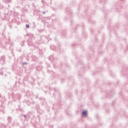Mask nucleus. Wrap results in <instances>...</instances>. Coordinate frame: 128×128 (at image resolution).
<instances>
[{"instance_id":"nucleus-42","label":"nucleus","mask_w":128,"mask_h":128,"mask_svg":"<svg viewBox=\"0 0 128 128\" xmlns=\"http://www.w3.org/2000/svg\"><path fill=\"white\" fill-rule=\"evenodd\" d=\"M2 98V94H0V98Z\"/></svg>"},{"instance_id":"nucleus-10","label":"nucleus","mask_w":128,"mask_h":128,"mask_svg":"<svg viewBox=\"0 0 128 128\" xmlns=\"http://www.w3.org/2000/svg\"><path fill=\"white\" fill-rule=\"evenodd\" d=\"M37 112L38 113V114H44V110L40 109H40H38L37 110Z\"/></svg>"},{"instance_id":"nucleus-15","label":"nucleus","mask_w":128,"mask_h":128,"mask_svg":"<svg viewBox=\"0 0 128 128\" xmlns=\"http://www.w3.org/2000/svg\"><path fill=\"white\" fill-rule=\"evenodd\" d=\"M35 108H36V110H38L40 109V104H36L35 106Z\"/></svg>"},{"instance_id":"nucleus-23","label":"nucleus","mask_w":128,"mask_h":128,"mask_svg":"<svg viewBox=\"0 0 128 128\" xmlns=\"http://www.w3.org/2000/svg\"><path fill=\"white\" fill-rule=\"evenodd\" d=\"M26 102L28 106H30V104H32V103L30 102V100H27Z\"/></svg>"},{"instance_id":"nucleus-35","label":"nucleus","mask_w":128,"mask_h":128,"mask_svg":"<svg viewBox=\"0 0 128 128\" xmlns=\"http://www.w3.org/2000/svg\"><path fill=\"white\" fill-rule=\"evenodd\" d=\"M4 30H3L2 34L3 35V36H4Z\"/></svg>"},{"instance_id":"nucleus-16","label":"nucleus","mask_w":128,"mask_h":128,"mask_svg":"<svg viewBox=\"0 0 128 128\" xmlns=\"http://www.w3.org/2000/svg\"><path fill=\"white\" fill-rule=\"evenodd\" d=\"M7 120H8V124H10V122H12V117L8 116L7 118Z\"/></svg>"},{"instance_id":"nucleus-20","label":"nucleus","mask_w":128,"mask_h":128,"mask_svg":"<svg viewBox=\"0 0 128 128\" xmlns=\"http://www.w3.org/2000/svg\"><path fill=\"white\" fill-rule=\"evenodd\" d=\"M36 70L40 71V70H42V68H40V66H36Z\"/></svg>"},{"instance_id":"nucleus-47","label":"nucleus","mask_w":128,"mask_h":128,"mask_svg":"<svg viewBox=\"0 0 128 128\" xmlns=\"http://www.w3.org/2000/svg\"><path fill=\"white\" fill-rule=\"evenodd\" d=\"M49 90H50V88H49Z\"/></svg>"},{"instance_id":"nucleus-37","label":"nucleus","mask_w":128,"mask_h":128,"mask_svg":"<svg viewBox=\"0 0 128 128\" xmlns=\"http://www.w3.org/2000/svg\"><path fill=\"white\" fill-rule=\"evenodd\" d=\"M42 14H46V12L43 11Z\"/></svg>"},{"instance_id":"nucleus-19","label":"nucleus","mask_w":128,"mask_h":128,"mask_svg":"<svg viewBox=\"0 0 128 128\" xmlns=\"http://www.w3.org/2000/svg\"><path fill=\"white\" fill-rule=\"evenodd\" d=\"M24 80L25 82H28V76H26V77H24Z\"/></svg>"},{"instance_id":"nucleus-28","label":"nucleus","mask_w":128,"mask_h":128,"mask_svg":"<svg viewBox=\"0 0 128 128\" xmlns=\"http://www.w3.org/2000/svg\"><path fill=\"white\" fill-rule=\"evenodd\" d=\"M67 14H72V10H70L69 11H67Z\"/></svg>"},{"instance_id":"nucleus-43","label":"nucleus","mask_w":128,"mask_h":128,"mask_svg":"<svg viewBox=\"0 0 128 128\" xmlns=\"http://www.w3.org/2000/svg\"><path fill=\"white\" fill-rule=\"evenodd\" d=\"M22 92H24V90H22Z\"/></svg>"},{"instance_id":"nucleus-4","label":"nucleus","mask_w":128,"mask_h":128,"mask_svg":"<svg viewBox=\"0 0 128 128\" xmlns=\"http://www.w3.org/2000/svg\"><path fill=\"white\" fill-rule=\"evenodd\" d=\"M41 102V104L44 106L46 104V99L44 98H39Z\"/></svg>"},{"instance_id":"nucleus-48","label":"nucleus","mask_w":128,"mask_h":128,"mask_svg":"<svg viewBox=\"0 0 128 128\" xmlns=\"http://www.w3.org/2000/svg\"><path fill=\"white\" fill-rule=\"evenodd\" d=\"M44 92L46 93V91H44Z\"/></svg>"},{"instance_id":"nucleus-6","label":"nucleus","mask_w":128,"mask_h":128,"mask_svg":"<svg viewBox=\"0 0 128 128\" xmlns=\"http://www.w3.org/2000/svg\"><path fill=\"white\" fill-rule=\"evenodd\" d=\"M12 22H16L17 24H20V22L18 20V18H14L12 20Z\"/></svg>"},{"instance_id":"nucleus-46","label":"nucleus","mask_w":128,"mask_h":128,"mask_svg":"<svg viewBox=\"0 0 128 128\" xmlns=\"http://www.w3.org/2000/svg\"><path fill=\"white\" fill-rule=\"evenodd\" d=\"M53 76H54V74H53Z\"/></svg>"},{"instance_id":"nucleus-1","label":"nucleus","mask_w":128,"mask_h":128,"mask_svg":"<svg viewBox=\"0 0 128 128\" xmlns=\"http://www.w3.org/2000/svg\"><path fill=\"white\" fill-rule=\"evenodd\" d=\"M12 100L14 102H16V100H20V98H22V94L18 93L15 94H12Z\"/></svg>"},{"instance_id":"nucleus-5","label":"nucleus","mask_w":128,"mask_h":128,"mask_svg":"<svg viewBox=\"0 0 128 128\" xmlns=\"http://www.w3.org/2000/svg\"><path fill=\"white\" fill-rule=\"evenodd\" d=\"M2 62V64H6V56H2L0 58V62Z\"/></svg>"},{"instance_id":"nucleus-45","label":"nucleus","mask_w":128,"mask_h":128,"mask_svg":"<svg viewBox=\"0 0 128 128\" xmlns=\"http://www.w3.org/2000/svg\"><path fill=\"white\" fill-rule=\"evenodd\" d=\"M2 24V22H0V25H1Z\"/></svg>"},{"instance_id":"nucleus-44","label":"nucleus","mask_w":128,"mask_h":128,"mask_svg":"<svg viewBox=\"0 0 128 128\" xmlns=\"http://www.w3.org/2000/svg\"><path fill=\"white\" fill-rule=\"evenodd\" d=\"M7 76L6 74H4V76Z\"/></svg>"},{"instance_id":"nucleus-8","label":"nucleus","mask_w":128,"mask_h":128,"mask_svg":"<svg viewBox=\"0 0 128 128\" xmlns=\"http://www.w3.org/2000/svg\"><path fill=\"white\" fill-rule=\"evenodd\" d=\"M82 116H88V110H83L82 112Z\"/></svg>"},{"instance_id":"nucleus-24","label":"nucleus","mask_w":128,"mask_h":128,"mask_svg":"<svg viewBox=\"0 0 128 128\" xmlns=\"http://www.w3.org/2000/svg\"><path fill=\"white\" fill-rule=\"evenodd\" d=\"M4 2L6 3V2H12V0H4Z\"/></svg>"},{"instance_id":"nucleus-33","label":"nucleus","mask_w":128,"mask_h":128,"mask_svg":"<svg viewBox=\"0 0 128 128\" xmlns=\"http://www.w3.org/2000/svg\"><path fill=\"white\" fill-rule=\"evenodd\" d=\"M9 27L10 28H12V26L10 24V25H9Z\"/></svg>"},{"instance_id":"nucleus-21","label":"nucleus","mask_w":128,"mask_h":128,"mask_svg":"<svg viewBox=\"0 0 128 128\" xmlns=\"http://www.w3.org/2000/svg\"><path fill=\"white\" fill-rule=\"evenodd\" d=\"M18 110L22 112H24V109H22V108H21L20 106H19Z\"/></svg>"},{"instance_id":"nucleus-36","label":"nucleus","mask_w":128,"mask_h":128,"mask_svg":"<svg viewBox=\"0 0 128 128\" xmlns=\"http://www.w3.org/2000/svg\"><path fill=\"white\" fill-rule=\"evenodd\" d=\"M36 98H38V94H37V95L36 96Z\"/></svg>"},{"instance_id":"nucleus-3","label":"nucleus","mask_w":128,"mask_h":128,"mask_svg":"<svg viewBox=\"0 0 128 128\" xmlns=\"http://www.w3.org/2000/svg\"><path fill=\"white\" fill-rule=\"evenodd\" d=\"M0 16H1V18L2 20H8V22H10V15H8V14H2L0 16Z\"/></svg>"},{"instance_id":"nucleus-40","label":"nucleus","mask_w":128,"mask_h":128,"mask_svg":"<svg viewBox=\"0 0 128 128\" xmlns=\"http://www.w3.org/2000/svg\"><path fill=\"white\" fill-rule=\"evenodd\" d=\"M49 128H52V126H50Z\"/></svg>"},{"instance_id":"nucleus-22","label":"nucleus","mask_w":128,"mask_h":128,"mask_svg":"<svg viewBox=\"0 0 128 128\" xmlns=\"http://www.w3.org/2000/svg\"><path fill=\"white\" fill-rule=\"evenodd\" d=\"M4 74V71L2 69H0V76H2Z\"/></svg>"},{"instance_id":"nucleus-12","label":"nucleus","mask_w":128,"mask_h":128,"mask_svg":"<svg viewBox=\"0 0 128 128\" xmlns=\"http://www.w3.org/2000/svg\"><path fill=\"white\" fill-rule=\"evenodd\" d=\"M32 94H30V91L28 90L26 94V96H27L28 98H30V96Z\"/></svg>"},{"instance_id":"nucleus-11","label":"nucleus","mask_w":128,"mask_h":128,"mask_svg":"<svg viewBox=\"0 0 128 128\" xmlns=\"http://www.w3.org/2000/svg\"><path fill=\"white\" fill-rule=\"evenodd\" d=\"M8 124H5L4 123H1L0 126H1V128H2V126H3L4 128H6V126H8Z\"/></svg>"},{"instance_id":"nucleus-27","label":"nucleus","mask_w":128,"mask_h":128,"mask_svg":"<svg viewBox=\"0 0 128 128\" xmlns=\"http://www.w3.org/2000/svg\"><path fill=\"white\" fill-rule=\"evenodd\" d=\"M24 42H25L24 41H22V44H21L22 46H24Z\"/></svg>"},{"instance_id":"nucleus-17","label":"nucleus","mask_w":128,"mask_h":128,"mask_svg":"<svg viewBox=\"0 0 128 128\" xmlns=\"http://www.w3.org/2000/svg\"><path fill=\"white\" fill-rule=\"evenodd\" d=\"M32 60L34 62H36V60H38V57L36 56H32Z\"/></svg>"},{"instance_id":"nucleus-30","label":"nucleus","mask_w":128,"mask_h":128,"mask_svg":"<svg viewBox=\"0 0 128 128\" xmlns=\"http://www.w3.org/2000/svg\"><path fill=\"white\" fill-rule=\"evenodd\" d=\"M22 64L23 66H24V64H28V62H23Z\"/></svg>"},{"instance_id":"nucleus-29","label":"nucleus","mask_w":128,"mask_h":128,"mask_svg":"<svg viewBox=\"0 0 128 128\" xmlns=\"http://www.w3.org/2000/svg\"><path fill=\"white\" fill-rule=\"evenodd\" d=\"M30 28V24H26V28Z\"/></svg>"},{"instance_id":"nucleus-26","label":"nucleus","mask_w":128,"mask_h":128,"mask_svg":"<svg viewBox=\"0 0 128 128\" xmlns=\"http://www.w3.org/2000/svg\"><path fill=\"white\" fill-rule=\"evenodd\" d=\"M41 2L44 4V6L46 4L44 0H42Z\"/></svg>"},{"instance_id":"nucleus-7","label":"nucleus","mask_w":128,"mask_h":128,"mask_svg":"<svg viewBox=\"0 0 128 128\" xmlns=\"http://www.w3.org/2000/svg\"><path fill=\"white\" fill-rule=\"evenodd\" d=\"M28 44L29 46H34V43L32 41H30V40H27Z\"/></svg>"},{"instance_id":"nucleus-14","label":"nucleus","mask_w":128,"mask_h":128,"mask_svg":"<svg viewBox=\"0 0 128 128\" xmlns=\"http://www.w3.org/2000/svg\"><path fill=\"white\" fill-rule=\"evenodd\" d=\"M8 44H10V46H14V43H10V37L8 36Z\"/></svg>"},{"instance_id":"nucleus-31","label":"nucleus","mask_w":128,"mask_h":128,"mask_svg":"<svg viewBox=\"0 0 128 128\" xmlns=\"http://www.w3.org/2000/svg\"><path fill=\"white\" fill-rule=\"evenodd\" d=\"M32 100V104H34V101L32 100V98L31 99Z\"/></svg>"},{"instance_id":"nucleus-41","label":"nucleus","mask_w":128,"mask_h":128,"mask_svg":"<svg viewBox=\"0 0 128 128\" xmlns=\"http://www.w3.org/2000/svg\"><path fill=\"white\" fill-rule=\"evenodd\" d=\"M16 112H18V109H16Z\"/></svg>"},{"instance_id":"nucleus-32","label":"nucleus","mask_w":128,"mask_h":128,"mask_svg":"<svg viewBox=\"0 0 128 128\" xmlns=\"http://www.w3.org/2000/svg\"><path fill=\"white\" fill-rule=\"evenodd\" d=\"M53 66L54 68H56V64L54 63H53Z\"/></svg>"},{"instance_id":"nucleus-39","label":"nucleus","mask_w":128,"mask_h":128,"mask_svg":"<svg viewBox=\"0 0 128 128\" xmlns=\"http://www.w3.org/2000/svg\"><path fill=\"white\" fill-rule=\"evenodd\" d=\"M56 96L55 93H54V94H53V96Z\"/></svg>"},{"instance_id":"nucleus-34","label":"nucleus","mask_w":128,"mask_h":128,"mask_svg":"<svg viewBox=\"0 0 128 128\" xmlns=\"http://www.w3.org/2000/svg\"><path fill=\"white\" fill-rule=\"evenodd\" d=\"M42 38H44L45 40H46V36H42Z\"/></svg>"},{"instance_id":"nucleus-38","label":"nucleus","mask_w":128,"mask_h":128,"mask_svg":"<svg viewBox=\"0 0 128 128\" xmlns=\"http://www.w3.org/2000/svg\"><path fill=\"white\" fill-rule=\"evenodd\" d=\"M54 92H56V88H54Z\"/></svg>"},{"instance_id":"nucleus-18","label":"nucleus","mask_w":128,"mask_h":128,"mask_svg":"<svg viewBox=\"0 0 128 128\" xmlns=\"http://www.w3.org/2000/svg\"><path fill=\"white\" fill-rule=\"evenodd\" d=\"M49 60H51V62H52V60H54V56L51 55L49 58H48Z\"/></svg>"},{"instance_id":"nucleus-25","label":"nucleus","mask_w":128,"mask_h":128,"mask_svg":"<svg viewBox=\"0 0 128 128\" xmlns=\"http://www.w3.org/2000/svg\"><path fill=\"white\" fill-rule=\"evenodd\" d=\"M50 50H54V46H50Z\"/></svg>"},{"instance_id":"nucleus-13","label":"nucleus","mask_w":128,"mask_h":128,"mask_svg":"<svg viewBox=\"0 0 128 128\" xmlns=\"http://www.w3.org/2000/svg\"><path fill=\"white\" fill-rule=\"evenodd\" d=\"M0 112H2L4 114V108L2 106H0Z\"/></svg>"},{"instance_id":"nucleus-2","label":"nucleus","mask_w":128,"mask_h":128,"mask_svg":"<svg viewBox=\"0 0 128 128\" xmlns=\"http://www.w3.org/2000/svg\"><path fill=\"white\" fill-rule=\"evenodd\" d=\"M32 114V111H30L28 112V113L27 114H24V115H22L23 116H24V120H30V116Z\"/></svg>"},{"instance_id":"nucleus-9","label":"nucleus","mask_w":128,"mask_h":128,"mask_svg":"<svg viewBox=\"0 0 128 128\" xmlns=\"http://www.w3.org/2000/svg\"><path fill=\"white\" fill-rule=\"evenodd\" d=\"M26 36H28V38H30V40H32V38H34V34H27Z\"/></svg>"},{"instance_id":"nucleus-50","label":"nucleus","mask_w":128,"mask_h":128,"mask_svg":"<svg viewBox=\"0 0 128 128\" xmlns=\"http://www.w3.org/2000/svg\"><path fill=\"white\" fill-rule=\"evenodd\" d=\"M52 0H50V2H52Z\"/></svg>"},{"instance_id":"nucleus-49","label":"nucleus","mask_w":128,"mask_h":128,"mask_svg":"<svg viewBox=\"0 0 128 128\" xmlns=\"http://www.w3.org/2000/svg\"><path fill=\"white\" fill-rule=\"evenodd\" d=\"M0 128H2V126H0Z\"/></svg>"}]
</instances>
